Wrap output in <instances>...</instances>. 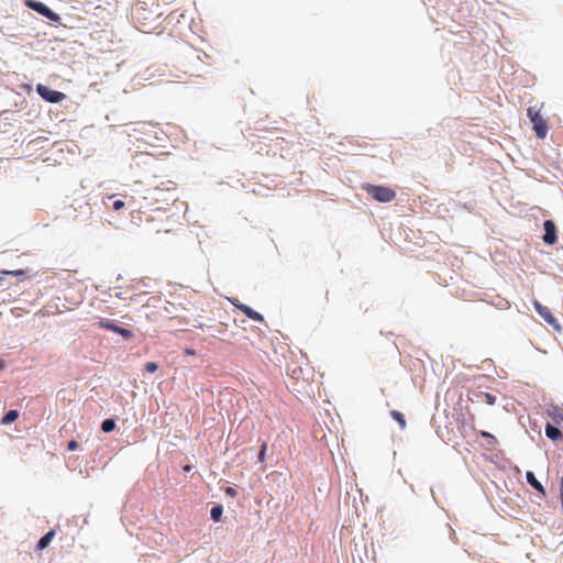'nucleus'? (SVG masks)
<instances>
[{"instance_id": "nucleus-1", "label": "nucleus", "mask_w": 563, "mask_h": 563, "mask_svg": "<svg viewBox=\"0 0 563 563\" xmlns=\"http://www.w3.org/2000/svg\"><path fill=\"white\" fill-rule=\"evenodd\" d=\"M134 15L143 27H147L157 21L163 15V12L158 2L154 0H139L134 8Z\"/></svg>"}, {"instance_id": "nucleus-2", "label": "nucleus", "mask_w": 563, "mask_h": 563, "mask_svg": "<svg viewBox=\"0 0 563 563\" xmlns=\"http://www.w3.org/2000/svg\"><path fill=\"white\" fill-rule=\"evenodd\" d=\"M363 189L378 202H390L396 197V191L385 186L364 184Z\"/></svg>"}, {"instance_id": "nucleus-3", "label": "nucleus", "mask_w": 563, "mask_h": 563, "mask_svg": "<svg viewBox=\"0 0 563 563\" xmlns=\"http://www.w3.org/2000/svg\"><path fill=\"white\" fill-rule=\"evenodd\" d=\"M527 114L533 124V130L539 139H544L548 134V125L536 107L528 108Z\"/></svg>"}, {"instance_id": "nucleus-4", "label": "nucleus", "mask_w": 563, "mask_h": 563, "mask_svg": "<svg viewBox=\"0 0 563 563\" xmlns=\"http://www.w3.org/2000/svg\"><path fill=\"white\" fill-rule=\"evenodd\" d=\"M36 91L44 100L52 103H58L66 99L65 93L57 90H53L44 85H37Z\"/></svg>"}, {"instance_id": "nucleus-5", "label": "nucleus", "mask_w": 563, "mask_h": 563, "mask_svg": "<svg viewBox=\"0 0 563 563\" xmlns=\"http://www.w3.org/2000/svg\"><path fill=\"white\" fill-rule=\"evenodd\" d=\"M25 4L27 8L34 10L35 12L40 13L41 15L52 20V21H58L59 16L52 11L47 5L44 3L36 1V0H26Z\"/></svg>"}, {"instance_id": "nucleus-6", "label": "nucleus", "mask_w": 563, "mask_h": 563, "mask_svg": "<svg viewBox=\"0 0 563 563\" xmlns=\"http://www.w3.org/2000/svg\"><path fill=\"white\" fill-rule=\"evenodd\" d=\"M533 306L537 312L544 319L545 322H548L551 325H554L556 329L559 328L555 317L548 307L541 305L538 300L533 301Z\"/></svg>"}, {"instance_id": "nucleus-7", "label": "nucleus", "mask_w": 563, "mask_h": 563, "mask_svg": "<svg viewBox=\"0 0 563 563\" xmlns=\"http://www.w3.org/2000/svg\"><path fill=\"white\" fill-rule=\"evenodd\" d=\"M543 228H544V235H543L544 243L550 244V245L554 244L558 240L556 228H555L554 222L551 220H547L543 223Z\"/></svg>"}, {"instance_id": "nucleus-8", "label": "nucleus", "mask_w": 563, "mask_h": 563, "mask_svg": "<svg viewBox=\"0 0 563 563\" xmlns=\"http://www.w3.org/2000/svg\"><path fill=\"white\" fill-rule=\"evenodd\" d=\"M233 305L240 309L247 318H250L251 320H254V321H257V322H263L264 321V318L263 316L253 310L251 307L244 305V303H241L239 302V300H236V302H233Z\"/></svg>"}, {"instance_id": "nucleus-9", "label": "nucleus", "mask_w": 563, "mask_h": 563, "mask_svg": "<svg viewBox=\"0 0 563 563\" xmlns=\"http://www.w3.org/2000/svg\"><path fill=\"white\" fill-rule=\"evenodd\" d=\"M547 415L556 424H563V408L558 405H549L545 409Z\"/></svg>"}, {"instance_id": "nucleus-10", "label": "nucleus", "mask_w": 563, "mask_h": 563, "mask_svg": "<svg viewBox=\"0 0 563 563\" xmlns=\"http://www.w3.org/2000/svg\"><path fill=\"white\" fill-rule=\"evenodd\" d=\"M527 482L538 492H540L543 496L545 495V490L541 483L536 478L533 472H527L526 474Z\"/></svg>"}, {"instance_id": "nucleus-11", "label": "nucleus", "mask_w": 563, "mask_h": 563, "mask_svg": "<svg viewBox=\"0 0 563 563\" xmlns=\"http://www.w3.org/2000/svg\"><path fill=\"white\" fill-rule=\"evenodd\" d=\"M545 434L549 439H551L553 441H556L562 437L561 431L556 427L552 426L551 423H547Z\"/></svg>"}, {"instance_id": "nucleus-12", "label": "nucleus", "mask_w": 563, "mask_h": 563, "mask_svg": "<svg viewBox=\"0 0 563 563\" xmlns=\"http://www.w3.org/2000/svg\"><path fill=\"white\" fill-rule=\"evenodd\" d=\"M54 536H55V531H54V530H51V531H48L46 534H44V536L40 539V541H38V543H37V549H38V550H43V549H45V548L49 544V542L52 541V539H53V537H54Z\"/></svg>"}, {"instance_id": "nucleus-13", "label": "nucleus", "mask_w": 563, "mask_h": 563, "mask_svg": "<svg viewBox=\"0 0 563 563\" xmlns=\"http://www.w3.org/2000/svg\"><path fill=\"white\" fill-rule=\"evenodd\" d=\"M390 416L393 417L394 420H396L399 424V428L401 430H405L406 427H407V422H406V419H405V416L398 411V410H391L390 411Z\"/></svg>"}, {"instance_id": "nucleus-14", "label": "nucleus", "mask_w": 563, "mask_h": 563, "mask_svg": "<svg viewBox=\"0 0 563 563\" xmlns=\"http://www.w3.org/2000/svg\"><path fill=\"white\" fill-rule=\"evenodd\" d=\"M19 417L18 410H9L3 418L1 419V424H10L11 422L15 421Z\"/></svg>"}, {"instance_id": "nucleus-15", "label": "nucleus", "mask_w": 563, "mask_h": 563, "mask_svg": "<svg viewBox=\"0 0 563 563\" xmlns=\"http://www.w3.org/2000/svg\"><path fill=\"white\" fill-rule=\"evenodd\" d=\"M222 514H223V508L221 505H217V506L212 507V509L210 511V516L213 521H219L222 517Z\"/></svg>"}, {"instance_id": "nucleus-16", "label": "nucleus", "mask_w": 563, "mask_h": 563, "mask_svg": "<svg viewBox=\"0 0 563 563\" xmlns=\"http://www.w3.org/2000/svg\"><path fill=\"white\" fill-rule=\"evenodd\" d=\"M98 327L100 329H104V330H109V331L113 332L115 330L117 324L113 323L112 321L108 320V319H101L98 322Z\"/></svg>"}, {"instance_id": "nucleus-17", "label": "nucleus", "mask_w": 563, "mask_h": 563, "mask_svg": "<svg viewBox=\"0 0 563 563\" xmlns=\"http://www.w3.org/2000/svg\"><path fill=\"white\" fill-rule=\"evenodd\" d=\"M113 332L122 335L125 340H130L133 338V333L131 330L119 327V325L115 327V330Z\"/></svg>"}, {"instance_id": "nucleus-18", "label": "nucleus", "mask_w": 563, "mask_h": 563, "mask_svg": "<svg viewBox=\"0 0 563 563\" xmlns=\"http://www.w3.org/2000/svg\"><path fill=\"white\" fill-rule=\"evenodd\" d=\"M481 437L487 440V445L495 446L497 444V439L487 431H481Z\"/></svg>"}, {"instance_id": "nucleus-19", "label": "nucleus", "mask_w": 563, "mask_h": 563, "mask_svg": "<svg viewBox=\"0 0 563 563\" xmlns=\"http://www.w3.org/2000/svg\"><path fill=\"white\" fill-rule=\"evenodd\" d=\"M115 428V422L112 419H106L101 424V430L103 432H111Z\"/></svg>"}, {"instance_id": "nucleus-20", "label": "nucleus", "mask_w": 563, "mask_h": 563, "mask_svg": "<svg viewBox=\"0 0 563 563\" xmlns=\"http://www.w3.org/2000/svg\"><path fill=\"white\" fill-rule=\"evenodd\" d=\"M5 275H13V276H21L24 275V271L18 269V271H0V285L3 282V278Z\"/></svg>"}, {"instance_id": "nucleus-21", "label": "nucleus", "mask_w": 563, "mask_h": 563, "mask_svg": "<svg viewBox=\"0 0 563 563\" xmlns=\"http://www.w3.org/2000/svg\"><path fill=\"white\" fill-rule=\"evenodd\" d=\"M478 397H483V399L490 406L496 404V396L490 393H479Z\"/></svg>"}, {"instance_id": "nucleus-22", "label": "nucleus", "mask_w": 563, "mask_h": 563, "mask_svg": "<svg viewBox=\"0 0 563 563\" xmlns=\"http://www.w3.org/2000/svg\"><path fill=\"white\" fill-rule=\"evenodd\" d=\"M158 368V364L155 362H148L145 364V371L148 373H154Z\"/></svg>"}, {"instance_id": "nucleus-23", "label": "nucleus", "mask_w": 563, "mask_h": 563, "mask_svg": "<svg viewBox=\"0 0 563 563\" xmlns=\"http://www.w3.org/2000/svg\"><path fill=\"white\" fill-rule=\"evenodd\" d=\"M266 450H267V444H266V442H263V444L261 445L260 453H258V461L260 462H264L265 461Z\"/></svg>"}, {"instance_id": "nucleus-24", "label": "nucleus", "mask_w": 563, "mask_h": 563, "mask_svg": "<svg viewBox=\"0 0 563 563\" xmlns=\"http://www.w3.org/2000/svg\"><path fill=\"white\" fill-rule=\"evenodd\" d=\"M78 446H79V445H78V442H77L76 440H70V441L68 442V444H67V449H68L69 451H75V450H77V449H78Z\"/></svg>"}, {"instance_id": "nucleus-25", "label": "nucleus", "mask_w": 563, "mask_h": 563, "mask_svg": "<svg viewBox=\"0 0 563 563\" xmlns=\"http://www.w3.org/2000/svg\"><path fill=\"white\" fill-rule=\"evenodd\" d=\"M124 207V202L122 200H115L112 205V208L115 210V211H119L121 210L122 208Z\"/></svg>"}, {"instance_id": "nucleus-26", "label": "nucleus", "mask_w": 563, "mask_h": 563, "mask_svg": "<svg viewBox=\"0 0 563 563\" xmlns=\"http://www.w3.org/2000/svg\"><path fill=\"white\" fill-rule=\"evenodd\" d=\"M224 492L228 496L232 498L236 497L238 495L236 490L233 487H227Z\"/></svg>"}, {"instance_id": "nucleus-27", "label": "nucleus", "mask_w": 563, "mask_h": 563, "mask_svg": "<svg viewBox=\"0 0 563 563\" xmlns=\"http://www.w3.org/2000/svg\"><path fill=\"white\" fill-rule=\"evenodd\" d=\"M185 354L186 355H196V351L194 349H186Z\"/></svg>"}, {"instance_id": "nucleus-28", "label": "nucleus", "mask_w": 563, "mask_h": 563, "mask_svg": "<svg viewBox=\"0 0 563 563\" xmlns=\"http://www.w3.org/2000/svg\"><path fill=\"white\" fill-rule=\"evenodd\" d=\"M4 366H5L4 361H3V360H0V369H3V368H4Z\"/></svg>"}, {"instance_id": "nucleus-29", "label": "nucleus", "mask_w": 563, "mask_h": 563, "mask_svg": "<svg viewBox=\"0 0 563 563\" xmlns=\"http://www.w3.org/2000/svg\"><path fill=\"white\" fill-rule=\"evenodd\" d=\"M184 470L188 472V471H190V466H189V465H187V466H185V468H184Z\"/></svg>"}]
</instances>
